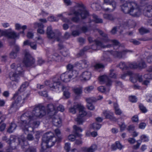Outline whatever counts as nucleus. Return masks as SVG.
Listing matches in <instances>:
<instances>
[{
	"label": "nucleus",
	"mask_w": 152,
	"mask_h": 152,
	"mask_svg": "<svg viewBox=\"0 0 152 152\" xmlns=\"http://www.w3.org/2000/svg\"><path fill=\"white\" fill-rule=\"evenodd\" d=\"M101 125L100 124L97 123H94L91 124L89 126V129H93L94 130H99L101 127Z\"/></svg>",
	"instance_id": "25"
},
{
	"label": "nucleus",
	"mask_w": 152,
	"mask_h": 152,
	"mask_svg": "<svg viewBox=\"0 0 152 152\" xmlns=\"http://www.w3.org/2000/svg\"><path fill=\"white\" fill-rule=\"evenodd\" d=\"M146 126V123L143 122L141 123L139 125V128L141 129H144Z\"/></svg>",
	"instance_id": "59"
},
{
	"label": "nucleus",
	"mask_w": 152,
	"mask_h": 152,
	"mask_svg": "<svg viewBox=\"0 0 152 152\" xmlns=\"http://www.w3.org/2000/svg\"><path fill=\"white\" fill-rule=\"evenodd\" d=\"M104 67L103 64L101 63H97L94 66L95 69L97 71H100V69H103Z\"/></svg>",
	"instance_id": "37"
},
{
	"label": "nucleus",
	"mask_w": 152,
	"mask_h": 152,
	"mask_svg": "<svg viewBox=\"0 0 152 152\" xmlns=\"http://www.w3.org/2000/svg\"><path fill=\"white\" fill-rule=\"evenodd\" d=\"M76 137V136H75L73 134H70L68 137V139L70 141H73L75 140Z\"/></svg>",
	"instance_id": "50"
},
{
	"label": "nucleus",
	"mask_w": 152,
	"mask_h": 152,
	"mask_svg": "<svg viewBox=\"0 0 152 152\" xmlns=\"http://www.w3.org/2000/svg\"><path fill=\"white\" fill-rule=\"evenodd\" d=\"M15 29L17 30H19L20 29L25 30L27 28V26L26 25L22 26L20 23H16L15 25Z\"/></svg>",
	"instance_id": "28"
},
{
	"label": "nucleus",
	"mask_w": 152,
	"mask_h": 152,
	"mask_svg": "<svg viewBox=\"0 0 152 152\" xmlns=\"http://www.w3.org/2000/svg\"><path fill=\"white\" fill-rule=\"evenodd\" d=\"M143 78L145 79H152V74H145L144 75Z\"/></svg>",
	"instance_id": "57"
},
{
	"label": "nucleus",
	"mask_w": 152,
	"mask_h": 152,
	"mask_svg": "<svg viewBox=\"0 0 152 152\" xmlns=\"http://www.w3.org/2000/svg\"><path fill=\"white\" fill-rule=\"evenodd\" d=\"M118 124L121 130L123 131L126 128V126L124 122H122L121 123H118Z\"/></svg>",
	"instance_id": "49"
},
{
	"label": "nucleus",
	"mask_w": 152,
	"mask_h": 152,
	"mask_svg": "<svg viewBox=\"0 0 152 152\" xmlns=\"http://www.w3.org/2000/svg\"><path fill=\"white\" fill-rule=\"evenodd\" d=\"M129 67L131 68H136L138 67L141 68H144L146 66L145 63L142 61L137 64L136 63H130L129 65Z\"/></svg>",
	"instance_id": "17"
},
{
	"label": "nucleus",
	"mask_w": 152,
	"mask_h": 152,
	"mask_svg": "<svg viewBox=\"0 0 152 152\" xmlns=\"http://www.w3.org/2000/svg\"><path fill=\"white\" fill-rule=\"evenodd\" d=\"M52 58L53 60H55L59 62L61 61V57L57 53H55L53 55Z\"/></svg>",
	"instance_id": "38"
},
{
	"label": "nucleus",
	"mask_w": 152,
	"mask_h": 152,
	"mask_svg": "<svg viewBox=\"0 0 152 152\" xmlns=\"http://www.w3.org/2000/svg\"><path fill=\"white\" fill-rule=\"evenodd\" d=\"M124 147V146L118 141L115 142V145H112V148L113 150H115L117 149L121 150Z\"/></svg>",
	"instance_id": "21"
},
{
	"label": "nucleus",
	"mask_w": 152,
	"mask_h": 152,
	"mask_svg": "<svg viewBox=\"0 0 152 152\" xmlns=\"http://www.w3.org/2000/svg\"><path fill=\"white\" fill-rule=\"evenodd\" d=\"M96 44L93 45L91 48L94 50H99L102 48H105V47L103 45L102 42L98 41H95Z\"/></svg>",
	"instance_id": "20"
},
{
	"label": "nucleus",
	"mask_w": 152,
	"mask_h": 152,
	"mask_svg": "<svg viewBox=\"0 0 152 152\" xmlns=\"http://www.w3.org/2000/svg\"><path fill=\"white\" fill-rule=\"evenodd\" d=\"M130 41L132 43L135 45H138L140 43L139 41L133 39H131Z\"/></svg>",
	"instance_id": "61"
},
{
	"label": "nucleus",
	"mask_w": 152,
	"mask_h": 152,
	"mask_svg": "<svg viewBox=\"0 0 152 152\" xmlns=\"http://www.w3.org/2000/svg\"><path fill=\"white\" fill-rule=\"evenodd\" d=\"M30 46L33 49L36 50L37 48V45L35 42H32L30 43Z\"/></svg>",
	"instance_id": "60"
},
{
	"label": "nucleus",
	"mask_w": 152,
	"mask_h": 152,
	"mask_svg": "<svg viewBox=\"0 0 152 152\" xmlns=\"http://www.w3.org/2000/svg\"><path fill=\"white\" fill-rule=\"evenodd\" d=\"M11 28H9L8 29L5 30H2L0 29V36H4L9 37L10 32V31H11Z\"/></svg>",
	"instance_id": "27"
},
{
	"label": "nucleus",
	"mask_w": 152,
	"mask_h": 152,
	"mask_svg": "<svg viewBox=\"0 0 152 152\" xmlns=\"http://www.w3.org/2000/svg\"><path fill=\"white\" fill-rule=\"evenodd\" d=\"M14 97L15 101L11 105V108L12 110H16L21 106V103L23 102L25 97L22 94H21L19 95L15 94Z\"/></svg>",
	"instance_id": "7"
},
{
	"label": "nucleus",
	"mask_w": 152,
	"mask_h": 152,
	"mask_svg": "<svg viewBox=\"0 0 152 152\" xmlns=\"http://www.w3.org/2000/svg\"><path fill=\"white\" fill-rule=\"evenodd\" d=\"M34 34L33 33L30 31H28L27 33V37L29 39L32 38L34 37Z\"/></svg>",
	"instance_id": "63"
},
{
	"label": "nucleus",
	"mask_w": 152,
	"mask_h": 152,
	"mask_svg": "<svg viewBox=\"0 0 152 152\" xmlns=\"http://www.w3.org/2000/svg\"><path fill=\"white\" fill-rule=\"evenodd\" d=\"M70 148V144L69 143H66L65 144L64 149L68 152L69 151Z\"/></svg>",
	"instance_id": "56"
},
{
	"label": "nucleus",
	"mask_w": 152,
	"mask_h": 152,
	"mask_svg": "<svg viewBox=\"0 0 152 152\" xmlns=\"http://www.w3.org/2000/svg\"><path fill=\"white\" fill-rule=\"evenodd\" d=\"M34 62V59L31 56L29 52L26 51L25 53V57L23 62L24 64L28 66L31 65Z\"/></svg>",
	"instance_id": "10"
},
{
	"label": "nucleus",
	"mask_w": 152,
	"mask_h": 152,
	"mask_svg": "<svg viewBox=\"0 0 152 152\" xmlns=\"http://www.w3.org/2000/svg\"><path fill=\"white\" fill-rule=\"evenodd\" d=\"M55 89H57V90H59L60 89L61 90H63L64 91V95L66 99H68L70 97V93L68 91L69 89L68 87H64V86L62 87H60L58 88H56Z\"/></svg>",
	"instance_id": "18"
},
{
	"label": "nucleus",
	"mask_w": 152,
	"mask_h": 152,
	"mask_svg": "<svg viewBox=\"0 0 152 152\" xmlns=\"http://www.w3.org/2000/svg\"><path fill=\"white\" fill-rule=\"evenodd\" d=\"M76 107H79V114L75 121L79 124H82L84 121L83 117L87 115V113L85 110L84 106L81 104V105H76Z\"/></svg>",
	"instance_id": "8"
},
{
	"label": "nucleus",
	"mask_w": 152,
	"mask_h": 152,
	"mask_svg": "<svg viewBox=\"0 0 152 152\" xmlns=\"http://www.w3.org/2000/svg\"><path fill=\"white\" fill-rule=\"evenodd\" d=\"M132 121L133 122H137L138 121V117L137 115H134L132 118Z\"/></svg>",
	"instance_id": "62"
},
{
	"label": "nucleus",
	"mask_w": 152,
	"mask_h": 152,
	"mask_svg": "<svg viewBox=\"0 0 152 152\" xmlns=\"http://www.w3.org/2000/svg\"><path fill=\"white\" fill-rule=\"evenodd\" d=\"M114 107L115 110V113L116 115H120L122 114V111L119 108L118 106L117 103H114Z\"/></svg>",
	"instance_id": "30"
},
{
	"label": "nucleus",
	"mask_w": 152,
	"mask_h": 152,
	"mask_svg": "<svg viewBox=\"0 0 152 152\" xmlns=\"http://www.w3.org/2000/svg\"><path fill=\"white\" fill-rule=\"evenodd\" d=\"M73 91L77 95H79L81 94L82 92L81 87H75L72 89Z\"/></svg>",
	"instance_id": "32"
},
{
	"label": "nucleus",
	"mask_w": 152,
	"mask_h": 152,
	"mask_svg": "<svg viewBox=\"0 0 152 152\" xmlns=\"http://www.w3.org/2000/svg\"><path fill=\"white\" fill-rule=\"evenodd\" d=\"M16 126V124L14 123H11V125L7 130V132L10 133H12L15 130Z\"/></svg>",
	"instance_id": "36"
},
{
	"label": "nucleus",
	"mask_w": 152,
	"mask_h": 152,
	"mask_svg": "<svg viewBox=\"0 0 152 152\" xmlns=\"http://www.w3.org/2000/svg\"><path fill=\"white\" fill-rule=\"evenodd\" d=\"M15 137L14 136H11L10 140H7V137L6 136H4L2 138V140H4L7 141V143L10 144L11 143L15 142Z\"/></svg>",
	"instance_id": "33"
},
{
	"label": "nucleus",
	"mask_w": 152,
	"mask_h": 152,
	"mask_svg": "<svg viewBox=\"0 0 152 152\" xmlns=\"http://www.w3.org/2000/svg\"><path fill=\"white\" fill-rule=\"evenodd\" d=\"M130 52L131 51L129 50H124L121 52L114 50L112 51L111 53L114 57L120 58H122L126 53Z\"/></svg>",
	"instance_id": "11"
},
{
	"label": "nucleus",
	"mask_w": 152,
	"mask_h": 152,
	"mask_svg": "<svg viewBox=\"0 0 152 152\" xmlns=\"http://www.w3.org/2000/svg\"><path fill=\"white\" fill-rule=\"evenodd\" d=\"M128 75H132V77H130V80L133 83H136L138 80L139 82L141 83L142 85L147 86L150 83V81L148 79H144L141 75L133 74L131 72H128L127 74L122 75L121 78L124 79L125 77Z\"/></svg>",
	"instance_id": "6"
},
{
	"label": "nucleus",
	"mask_w": 152,
	"mask_h": 152,
	"mask_svg": "<svg viewBox=\"0 0 152 152\" xmlns=\"http://www.w3.org/2000/svg\"><path fill=\"white\" fill-rule=\"evenodd\" d=\"M96 98L94 97H91L86 99V101L87 104L91 103L96 102Z\"/></svg>",
	"instance_id": "41"
},
{
	"label": "nucleus",
	"mask_w": 152,
	"mask_h": 152,
	"mask_svg": "<svg viewBox=\"0 0 152 152\" xmlns=\"http://www.w3.org/2000/svg\"><path fill=\"white\" fill-rule=\"evenodd\" d=\"M78 9V11H71L70 13H68L65 12L58 14L57 17L61 19L64 22L69 23V20L64 18L65 15L69 16L73 15L74 16L72 18L71 20L75 22H77L79 21L80 16L82 18L84 19L88 16V12L84 7H80Z\"/></svg>",
	"instance_id": "4"
},
{
	"label": "nucleus",
	"mask_w": 152,
	"mask_h": 152,
	"mask_svg": "<svg viewBox=\"0 0 152 152\" xmlns=\"http://www.w3.org/2000/svg\"><path fill=\"white\" fill-rule=\"evenodd\" d=\"M73 129L75 131V133L76 136L80 137H81L83 135L82 134H79L77 133V132H82L83 131V129H82L80 127L77 126L76 125H74L73 126Z\"/></svg>",
	"instance_id": "23"
},
{
	"label": "nucleus",
	"mask_w": 152,
	"mask_h": 152,
	"mask_svg": "<svg viewBox=\"0 0 152 152\" xmlns=\"http://www.w3.org/2000/svg\"><path fill=\"white\" fill-rule=\"evenodd\" d=\"M102 115L104 116L106 118L110 119L113 121H116L117 119L114 116L113 112L105 110L103 111Z\"/></svg>",
	"instance_id": "14"
},
{
	"label": "nucleus",
	"mask_w": 152,
	"mask_h": 152,
	"mask_svg": "<svg viewBox=\"0 0 152 152\" xmlns=\"http://www.w3.org/2000/svg\"><path fill=\"white\" fill-rule=\"evenodd\" d=\"M122 11L132 16L138 17L143 14L148 17L152 16V6L148 5L141 9L138 4L134 1H129L124 3L121 7Z\"/></svg>",
	"instance_id": "2"
},
{
	"label": "nucleus",
	"mask_w": 152,
	"mask_h": 152,
	"mask_svg": "<svg viewBox=\"0 0 152 152\" xmlns=\"http://www.w3.org/2000/svg\"><path fill=\"white\" fill-rule=\"evenodd\" d=\"M100 34L104 38H103L102 41L104 42H106L108 41L109 40L108 39V38L107 37V35L102 32V31H99Z\"/></svg>",
	"instance_id": "40"
},
{
	"label": "nucleus",
	"mask_w": 152,
	"mask_h": 152,
	"mask_svg": "<svg viewBox=\"0 0 152 152\" xmlns=\"http://www.w3.org/2000/svg\"><path fill=\"white\" fill-rule=\"evenodd\" d=\"M101 60L102 61L104 62L110 61V58H108L107 56L105 54H104L103 55L102 57Z\"/></svg>",
	"instance_id": "43"
},
{
	"label": "nucleus",
	"mask_w": 152,
	"mask_h": 152,
	"mask_svg": "<svg viewBox=\"0 0 152 152\" xmlns=\"http://www.w3.org/2000/svg\"><path fill=\"white\" fill-rule=\"evenodd\" d=\"M78 75V72L76 71H69L62 74L59 77H56L53 78V83L50 84L49 81H46L45 82V84L49 86L52 90H54L56 87L59 88L60 86H63L61 85V82H69L71 79L76 77Z\"/></svg>",
	"instance_id": "3"
},
{
	"label": "nucleus",
	"mask_w": 152,
	"mask_h": 152,
	"mask_svg": "<svg viewBox=\"0 0 152 152\" xmlns=\"http://www.w3.org/2000/svg\"><path fill=\"white\" fill-rule=\"evenodd\" d=\"M137 144L133 146V148L135 149H137L138 148L141 144V141L140 140H137Z\"/></svg>",
	"instance_id": "54"
},
{
	"label": "nucleus",
	"mask_w": 152,
	"mask_h": 152,
	"mask_svg": "<svg viewBox=\"0 0 152 152\" xmlns=\"http://www.w3.org/2000/svg\"><path fill=\"white\" fill-rule=\"evenodd\" d=\"M94 18V20L96 23H101L102 22V20L101 19L98 18V17L95 15L93 16Z\"/></svg>",
	"instance_id": "44"
},
{
	"label": "nucleus",
	"mask_w": 152,
	"mask_h": 152,
	"mask_svg": "<svg viewBox=\"0 0 152 152\" xmlns=\"http://www.w3.org/2000/svg\"><path fill=\"white\" fill-rule=\"evenodd\" d=\"M28 83L27 82L24 83L21 86L19 91L20 92H23L25 91V88L28 87Z\"/></svg>",
	"instance_id": "39"
},
{
	"label": "nucleus",
	"mask_w": 152,
	"mask_h": 152,
	"mask_svg": "<svg viewBox=\"0 0 152 152\" xmlns=\"http://www.w3.org/2000/svg\"><path fill=\"white\" fill-rule=\"evenodd\" d=\"M97 89L99 91L105 94L108 93L110 91L109 88H105L104 86H101L98 87L97 88Z\"/></svg>",
	"instance_id": "31"
},
{
	"label": "nucleus",
	"mask_w": 152,
	"mask_h": 152,
	"mask_svg": "<svg viewBox=\"0 0 152 152\" xmlns=\"http://www.w3.org/2000/svg\"><path fill=\"white\" fill-rule=\"evenodd\" d=\"M37 41V43L39 44H41L43 42V40L42 38L40 36L37 37H36Z\"/></svg>",
	"instance_id": "53"
},
{
	"label": "nucleus",
	"mask_w": 152,
	"mask_h": 152,
	"mask_svg": "<svg viewBox=\"0 0 152 152\" xmlns=\"http://www.w3.org/2000/svg\"><path fill=\"white\" fill-rule=\"evenodd\" d=\"M94 88V87L93 86H88L84 88V91L86 93H89L93 90Z\"/></svg>",
	"instance_id": "35"
},
{
	"label": "nucleus",
	"mask_w": 152,
	"mask_h": 152,
	"mask_svg": "<svg viewBox=\"0 0 152 152\" xmlns=\"http://www.w3.org/2000/svg\"><path fill=\"white\" fill-rule=\"evenodd\" d=\"M114 71L113 69H111L110 70V72L109 76L110 77L113 78H115L116 76L115 73L113 72Z\"/></svg>",
	"instance_id": "58"
},
{
	"label": "nucleus",
	"mask_w": 152,
	"mask_h": 152,
	"mask_svg": "<svg viewBox=\"0 0 152 152\" xmlns=\"http://www.w3.org/2000/svg\"><path fill=\"white\" fill-rule=\"evenodd\" d=\"M104 3L107 4L112 5L114 9L116 7V3L113 1L110 0H103Z\"/></svg>",
	"instance_id": "34"
},
{
	"label": "nucleus",
	"mask_w": 152,
	"mask_h": 152,
	"mask_svg": "<svg viewBox=\"0 0 152 152\" xmlns=\"http://www.w3.org/2000/svg\"><path fill=\"white\" fill-rule=\"evenodd\" d=\"M52 123L56 126L60 127L62 125L61 120L59 117L57 115H55L53 117Z\"/></svg>",
	"instance_id": "15"
},
{
	"label": "nucleus",
	"mask_w": 152,
	"mask_h": 152,
	"mask_svg": "<svg viewBox=\"0 0 152 152\" xmlns=\"http://www.w3.org/2000/svg\"><path fill=\"white\" fill-rule=\"evenodd\" d=\"M26 152H36V149L34 148L30 147L28 149Z\"/></svg>",
	"instance_id": "64"
},
{
	"label": "nucleus",
	"mask_w": 152,
	"mask_h": 152,
	"mask_svg": "<svg viewBox=\"0 0 152 152\" xmlns=\"http://www.w3.org/2000/svg\"><path fill=\"white\" fill-rule=\"evenodd\" d=\"M17 56L16 52H15L14 50L11 52L10 54V57L12 58H15Z\"/></svg>",
	"instance_id": "52"
},
{
	"label": "nucleus",
	"mask_w": 152,
	"mask_h": 152,
	"mask_svg": "<svg viewBox=\"0 0 152 152\" xmlns=\"http://www.w3.org/2000/svg\"><path fill=\"white\" fill-rule=\"evenodd\" d=\"M9 38L14 39H19V34H17L14 31L12 30L10 32Z\"/></svg>",
	"instance_id": "26"
},
{
	"label": "nucleus",
	"mask_w": 152,
	"mask_h": 152,
	"mask_svg": "<svg viewBox=\"0 0 152 152\" xmlns=\"http://www.w3.org/2000/svg\"><path fill=\"white\" fill-rule=\"evenodd\" d=\"M52 29V27L50 26H48L47 28V34L48 37L50 39L54 38L55 35Z\"/></svg>",
	"instance_id": "22"
},
{
	"label": "nucleus",
	"mask_w": 152,
	"mask_h": 152,
	"mask_svg": "<svg viewBox=\"0 0 152 152\" xmlns=\"http://www.w3.org/2000/svg\"><path fill=\"white\" fill-rule=\"evenodd\" d=\"M104 18L110 20H112L114 19L113 17L111 15L104 14L103 16Z\"/></svg>",
	"instance_id": "46"
},
{
	"label": "nucleus",
	"mask_w": 152,
	"mask_h": 152,
	"mask_svg": "<svg viewBox=\"0 0 152 152\" xmlns=\"http://www.w3.org/2000/svg\"><path fill=\"white\" fill-rule=\"evenodd\" d=\"M99 80L101 84H106L107 86H110L112 84V81L108 78L107 75H104L99 77Z\"/></svg>",
	"instance_id": "12"
},
{
	"label": "nucleus",
	"mask_w": 152,
	"mask_h": 152,
	"mask_svg": "<svg viewBox=\"0 0 152 152\" xmlns=\"http://www.w3.org/2000/svg\"><path fill=\"white\" fill-rule=\"evenodd\" d=\"M91 76V72L88 71L83 72L80 76V79L82 80H89Z\"/></svg>",
	"instance_id": "16"
},
{
	"label": "nucleus",
	"mask_w": 152,
	"mask_h": 152,
	"mask_svg": "<svg viewBox=\"0 0 152 152\" xmlns=\"http://www.w3.org/2000/svg\"><path fill=\"white\" fill-rule=\"evenodd\" d=\"M139 106L140 109L143 113H145L147 112V110L142 104H139Z\"/></svg>",
	"instance_id": "51"
},
{
	"label": "nucleus",
	"mask_w": 152,
	"mask_h": 152,
	"mask_svg": "<svg viewBox=\"0 0 152 152\" xmlns=\"http://www.w3.org/2000/svg\"><path fill=\"white\" fill-rule=\"evenodd\" d=\"M18 140L20 144L21 145L22 147L23 148V144L24 142L26 140V138L24 136L22 135L19 138Z\"/></svg>",
	"instance_id": "42"
},
{
	"label": "nucleus",
	"mask_w": 152,
	"mask_h": 152,
	"mask_svg": "<svg viewBox=\"0 0 152 152\" xmlns=\"http://www.w3.org/2000/svg\"><path fill=\"white\" fill-rule=\"evenodd\" d=\"M10 67L12 69V71L9 73L10 79L13 81L18 82L19 79V76L23 74V68L20 65L17 66L15 63H13L10 65Z\"/></svg>",
	"instance_id": "5"
},
{
	"label": "nucleus",
	"mask_w": 152,
	"mask_h": 152,
	"mask_svg": "<svg viewBox=\"0 0 152 152\" xmlns=\"http://www.w3.org/2000/svg\"><path fill=\"white\" fill-rule=\"evenodd\" d=\"M129 101L132 102H136L137 101V99L134 96H130L129 97Z\"/></svg>",
	"instance_id": "55"
},
{
	"label": "nucleus",
	"mask_w": 152,
	"mask_h": 152,
	"mask_svg": "<svg viewBox=\"0 0 152 152\" xmlns=\"http://www.w3.org/2000/svg\"><path fill=\"white\" fill-rule=\"evenodd\" d=\"M97 148L96 144H92L90 147L88 148L84 147L82 148V150L85 152H94Z\"/></svg>",
	"instance_id": "19"
},
{
	"label": "nucleus",
	"mask_w": 152,
	"mask_h": 152,
	"mask_svg": "<svg viewBox=\"0 0 152 152\" xmlns=\"http://www.w3.org/2000/svg\"><path fill=\"white\" fill-rule=\"evenodd\" d=\"M64 110V107L62 105H59L57 107V110L55 108L54 106L52 104H50L47 107V110L48 113L55 114L57 110L63 112Z\"/></svg>",
	"instance_id": "9"
},
{
	"label": "nucleus",
	"mask_w": 152,
	"mask_h": 152,
	"mask_svg": "<svg viewBox=\"0 0 152 152\" xmlns=\"http://www.w3.org/2000/svg\"><path fill=\"white\" fill-rule=\"evenodd\" d=\"M44 109L43 107L37 106L34 108L31 115L25 113L21 116L20 126L25 133H28L27 137L28 140H32L34 139L32 134L33 133V128H37L39 126V122L36 121V120L45 114Z\"/></svg>",
	"instance_id": "1"
},
{
	"label": "nucleus",
	"mask_w": 152,
	"mask_h": 152,
	"mask_svg": "<svg viewBox=\"0 0 152 152\" xmlns=\"http://www.w3.org/2000/svg\"><path fill=\"white\" fill-rule=\"evenodd\" d=\"M33 26L35 28H38L37 30V33L41 34H43L45 33V31L44 29V26L42 23L35 22L33 23Z\"/></svg>",
	"instance_id": "13"
},
{
	"label": "nucleus",
	"mask_w": 152,
	"mask_h": 152,
	"mask_svg": "<svg viewBox=\"0 0 152 152\" xmlns=\"http://www.w3.org/2000/svg\"><path fill=\"white\" fill-rule=\"evenodd\" d=\"M139 31L141 34H143L148 32L149 30L145 28L142 27L139 29Z\"/></svg>",
	"instance_id": "47"
},
{
	"label": "nucleus",
	"mask_w": 152,
	"mask_h": 152,
	"mask_svg": "<svg viewBox=\"0 0 152 152\" xmlns=\"http://www.w3.org/2000/svg\"><path fill=\"white\" fill-rule=\"evenodd\" d=\"M140 139L141 140L144 142H147L148 141V137L145 135H142L140 136Z\"/></svg>",
	"instance_id": "45"
},
{
	"label": "nucleus",
	"mask_w": 152,
	"mask_h": 152,
	"mask_svg": "<svg viewBox=\"0 0 152 152\" xmlns=\"http://www.w3.org/2000/svg\"><path fill=\"white\" fill-rule=\"evenodd\" d=\"M81 105L80 104H78L77 103H75L73 106L72 107H70L69 109V111L70 113L72 114H75L76 113V110L77 109H79V107H76V105Z\"/></svg>",
	"instance_id": "29"
},
{
	"label": "nucleus",
	"mask_w": 152,
	"mask_h": 152,
	"mask_svg": "<svg viewBox=\"0 0 152 152\" xmlns=\"http://www.w3.org/2000/svg\"><path fill=\"white\" fill-rule=\"evenodd\" d=\"M87 108L90 110H94L95 109L94 106L92 103L87 104Z\"/></svg>",
	"instance_id": "48"
},
{
	"label": "nucleus",
	"mask_w": 152,
	"mask_h": 152,
	"mask_svg": "<svg viewBox=\"0 0 152 152\" xmlns=\"http://www.w3.org/2000/svg\"><path fill=\"white\" fill-rule=\"evenodd\" d=\"M88 64L85 60L80 61L79 62L76 63L75 66H77L81 67L82 68H86L87 67Z\"/></svg>",
	"instance_id": "24"
}]
</instances>
